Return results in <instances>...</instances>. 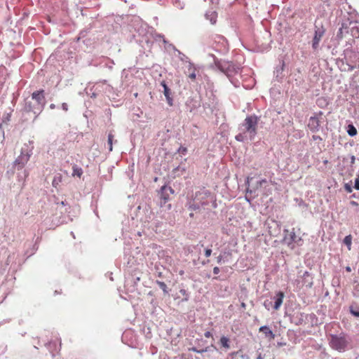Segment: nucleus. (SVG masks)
<instances>
[{"instance_id": "e433bc0d", "label": "nucleus", "mask_w": 359, "mask_h": 359, "mask_svg": "<svg viewBox=\"0 0 359 359\" xmlns=\"http://www.w3.org/2000/svg\"><path fill=\"white\" fill-rule=\"evenodd\" d=\"M346 271L347 272H351V268L350 266H346Z\"/></svg>"}, {"instance_id": "0eeeda50", "label": "nucleus", "mask_w": 359, "mask_h": 359, "mask_svg": "<svg viewBox=\"0 0 359 359\" xmlns=\"http://www.w3.org/2000/svg\"><path fill=\"white\" fill-rule=\"evenodd\" d=\"M346 33H350L353 37H359V23L358 22H349L346 25Z\"/></svg>"}, {"instance_id": "f03ea898", "label": "nucleus", "mask_w": 359, "mask_h": 359, "mask_svg": "<svg viewBox=\"0 0 359 359\" xmlns=\"http://www.w3.org/2000/svg\"><path fill=\"white\" fill-rule=\"evenodd\" d=\"M329 344L332 348L339 352H343L347 348L349 340L344 334H331L329 338Z\"/></svg>"}, {"instance_id": "f3484780", "label": "nucleus", "mask_w": 359, "mask_h": 359, "mask_svg": "<svg viewBox=\"0 0 359 359\" xmlns=\"http://www.w3.org/2000/svg\"><path fill=\"white\" fill-rule=\"evenodd\" d=\"M347 28H346V24L343 23L341 27L339 29V32L337 34V37L339 39H342L345 34L346 33Z\"/></svg>"}, {"instance_id": "7c9ffc66", "label": "nucleus", "mask_w": 359, "mask_h": 359, "mask_svg": "<svg viewBox=\"0 0 359 359\" xmlns=\"http://www.w3.org/2000/svg\"><path fill=\"white\" fill-rule=\"evenodd\" d=\"M355 189H357V190H359V180L358 179H356L355 180V186H354Z\"/></svg>"}, {"instance_id": "58836bf2", "label": "nucleus", "mask_w": 359, "mask_h": 359, "mask_svg": "<svg viewBox=\"0 0 359 359\" xmlns=\"http://www.w3.org/2000/svg\"><path fill=\"white\" fill-rule=\"evenodd\" d=\"M257 359H264V357L262 355V354H259V355L257 356Z\"/></svg>"}, {"instance_id": "6ab92c4d", "label": "nucleus", "mask_w": 359, "mask_h": 359, "mask_svg": "<svg viewBox=\"0 0 359 359\" xmlns=\"http://www.w3.org/2000/svg\"><path fill=\"white\" fill-rule=\"evenodd\" d=\"M207 19H210L212 24L216 22V14L215 12H210L205 14Z\"/></svg>"}, {"instance_id": "a18cd8bd", "label": "nucleus", "mask_w": 359, "mask_h": 359, "mask_svg": "<svg viewBox=\"0 0 359 359\" xmlns=\"http://www.w3.org/2000/svg\"><path fill=\"white\" fill-rule=\"evenodd\" d=\"M278 346H283V345H285V344H283V343H278Z\"/></svg>"}, {"instance_id": "a19ab883", "label": "nucleus", "mask_w": 359, "mask_h": 359, "mask_svg": "<svg viewBox=\"0 0 359 359\" xmlns=\"http://www.w3.org/2000/svg\"><path fill=\"white\" fill-rule=\"evenodd\" d=\"M351 204L353 205H358V203L355 201H351Z\"/></svg>"}, {"instance_id": "4be33fe9", "label": "nucleus", "mask_w": 359, "mask_h": 359, "mask_svg": "<svg viewBox=\"0 0 359 359\" xmlns=\"http://www.w3.org/2000/svg\"><path fill=\"white\" fill-rule=\"evenodd\" d=\"M222 346L226 348H229V340L226 337H222L220 339Z\"/></svg>"}, {"instance_id": "ddd939ff", "label": "nucleus", "mask_w": 359, "mask_h": 359, "mask_svg": "<svg viewBox=\"0 0 359 359\" xmlns=\"http://www.w3.org/2000/svg\"><path fill=\"white\" fill-rule=\"evenodd\" d=\"M259 331L263 332L265 337L269 338L270 340L273 339L275 338V334H273L272 330L266 325L260 327Z\"/></svg>"}, {"instance_id": "6e6552de", "label": "nucleus", "mask_w": 359, "mask_h": 359, "mask_svg": "<svg viewBox=\"0 0 359 359\" xmlns=\"http://www.w3.org/2000/svg\"><path fill=\"white\" fill-rule=\"evenodd\" d=\"M43 90L34 92L32 95V99L35 100L38 104V110L41 111L44 106Z\"/></svg>"}, {"instance_id": "473e14b6", "label": "nucleus", "mask_w": 359, "mask_h": 359, "mask_svg": "<svg viewBox=\"0 0 359 359\" xmlns=\"http://www.w3.org/2000/svg\"><path fill=\"white\" fill-rule=\"evenodd\" d=\"M270 304H271V302H264V303L265 308L267 309L268 310H269Z\"/></svg>"}, {"instance_id": "cd10ccee", "label": "nucleus", "mask_w": 359, "mask_h": 359, "mask_svg": "<svg viewBox=\"0 0 359 359\" xmlns=\"http://www.w3.org/2000/svg\"><path fill=\"white\" fill-rule=\"evenodd\" d=\"M158 285L163 290L164 292H167V285L163 282H158Z\"/></svg>"}, {"instance_id": "f257e3e1", "label": "nucleus", "mask_w": 359, "mask_h": 359, "mask_svg": "<svg viewBox=\"0 0 359 359\" xmlns=\"http://www.w3.org/2000/svg\"><path fill=\"white\" fill-rule=\"evenodd\" d=\"M257 116L255 115L247 116L239 126L240 133L236 136V140L240 142L252 140L257 134Z\"/></svg>"}, {"instance_id": "a878e982", "label": "nucleus", "mask_w": 359, "mask_h": 359, "mask_svg": "<svg viewBox=\"0 0 359 359\" xmlns=\"http://www.w3.org/2000/svg\"><path fill=\"white\" fill-rule=\"evenodd\" d=\"M350 311L353 316L359 317V310L356 307H355L354 306H351L350 307Z\"/></svg>"}, {"instance_id": "9d476101", "label": "nucleus", "mask_w": 359, "mask_h": 359, "mask_svg": "<svg viewBox=\"0 0 359 359\" xmlns=\"http://www.w3.org/2000/svg\"><path fill=\"white\" fill-rule=\"evenodd\" d=\"M284 241L287 245H291L292 243H297L298 239L294 231H290L288 230L285 231Z\"/></svg>"}, {"instance_id": "423d86ee", "label": "nucleus", "mask_w": 359, "mask_h": 359, "mask_svg": "<svg viewBox=\"0 0 359 359\" xmlns=\"http://www.w3.org/2000/svg\"><path fill=\"white\" fill-rule=\"evenodd\" d=\"M31 154L29 152L24 153L22 151L20 155L15 159L14 163L18 169H22L29 161Z\"/></svg>"}, {"instance_id": "f8f14e48", "label": "nucleus", "mask_w": 359, "mask_h": 359, "mask_svg": "<svg viewBox=\"0 0 359 359\" xmlns=\"http://www.w3.org/2000/svg\"><path fill=\"white\" fill-rule=\"evenodd\" d=\"M284 298V293L283 292H278L274 297L275 302L273 308L275 310H278L283 304Z\"/></svg>"}, {"instance_id": "37998d69", "label": "nucleus", "mask_w": 359, "mask_h": 359, "mask_svg": "<svg viewBox=\"0 0 359 359\" xmlns=\"http://www.w3.org/2000/svg\"><path fill=\"white\" fill-rule=\"evenodd\" d=\"M191 350L196 353H198V350H197L196 348H193Z\"/></svg>"}, {"instance_id": "de8ad7c7", "label": "nucleus", "mask_w": 359, "mask_h": 359, "mask_svg": "<svg viewBox=\"0 0 359 359\" xmlns=\"http://www.w3.org/2000/svg\"><path fill=\"white\" fill-rule=\"evenodd\" d=\"M163 41L164 43H167V41L164 39H163Z\"/></svg>"}, {"instance_id": "5701e85b", "label": "nucleus", "mask_w": 359, "mask_h": 359, "mask_svg": "<svg viewBox=\"0 0 359 359\" xmlns=\"http://www.w3.org/2000/svg\"><path fill=\"white\" fill-rule=\"evenodd\" d=\"M82 173H83V171H82L81 168H79L76 166H74L73 168V173H72L73 176H77V177H80L81 176Z\"/></svg>"}, {"instance_id": "4c0bfd02", "label": "nucleus", "mask_w": 359, "mask_h": 359, "mask_svg": "<svg viewBox=\"0 0 359 359\" xmlns=\"http://www.w3.org/2000/svg\"><path fill=\"white\" fill-rule=\"evenodd\" d=\"M50 109H55V105L54 104H51L50 105Z\"/></svg>"}, {"instance_id": "ea45409f", "label": "nucleus", "mask_w": 359, "mask_h": 359, "mask_svg": "<svg viewBox=\"0 0 359 359\" xmlns=\"http://www.w3.org/2000/svg\"><path fill=\"white\" fill-rule=\"evenodd\" d=\"M354 161H355V156H353L351 157V163H353Z\"/></svg>"}, {"instance_id": "aec40b11", "label": "nucleus", "mask_w": 359, "mask_h": 359, "mask_svg": "<svg viewBox=\"0 0 359 359\" xmlns=\"http://www.w3.org/2000/svg\"><path fill=\"white\" fill-rule=\"evenodd\" d=\"M347 133L350 136L353 137L357 134V130L353 125H348Z\"/></svg>"}, {"instance_id": "49530a36", "label": "nucleus", "mask_w": 359, "mask_h": 359, "mask_svg": "<svg viewBox=\"0 0 359 359\" xmlns=\"http://www.w3.org/2000/svg\"><path fill=\"white\" fill-rule=\"evenodd\" d=\"M186 151H187V149H186L185 148H183V149H182V151H183V152H185Z\"/></svg>"}, {"instance_id": "b1692460", "label": "nucleus", "mask_w": 359, "mask_h": 359, "mask_svg": "<svg viewBox=\"0 0 359 359\" xmlns=\"http://www.w3.org/2000/svg\"><path fill=\"white\" fill-rule=\"evenodd\" d=\"M173 4L179 9H183L185 5L184 2L181 0H175Z\"/></svg>"}, {"instance_id": "4468645a", "label": "nucleus", "mask_w": 359, "mask_h": 359, "mask_svg": "<svg viewBox=\"0 0 359 359\" xmlns=\"http://www.w3.org/2000/svg\"><path fill=\"white\" fill-rule=\"evenodd\" d=\"M197 71V67L193 64L191 63V62H189V65H188V72H189V77L191 79V80H195L196 78V72Z\"/></svg>"}, {"instance_id": "a211bd4d", "label": "nucleus", "mask_w": 359, "mask_h": 359, "mask_svg": "<svg viewBox=\"0 0 359 359\" xmlns=\"http://www.w3.org/2000/svg\"><path fill=\"white\" fill-rule=\"evenodd\" d=\"M170 46H172V48H173V50H175V51H176L178 54V57L179 58L182 60V61H184V62H187L189 63V61L187 60L188 57L184 55L182 53H181L180 50H178L177 49L175 48V46H173L172 45L170 44Z\"/></svg>"}, {"instance_id": "393cba45", "label": "nucleus", "mask_w": 359, "mask_h": 359, "mask_svg": "<svg viewBox=\"0 0 359 359\" xmlns=\"http://www.w3.org/2000/svg\"><path fill=\"white\" fill-rule=\"evenodd\" d=\"M352 238L351 235L346 236L344 239V243L348 246V250H351Z\"/></svg>"}, {"instance_id": "9b49d317", "label": "nucleus", "mask_w": 359, "mask_h": 359, "mask_svg": "<svg viewBox=\"0 0 359 359\" xmlns=\"http://www.w3.org/2000/svg\"><path fill=\"white\" fill-rule=\"evenodd\" d=\"M308 127L313 132H316L320 128V121L316 116H311L308 123Z\"/></svg>"}, {"instance_id": "7ed1b4c3", "label": "nucleus", "mask_w": 359, "mask_h": 359, "mask_svg": "<svg viewBox=\"0 0 359 359\" xmlns=\"http://www.w3.org/2000/svg\"><path fill=\"white\" fill-rule=\"evenodd\" d=\"M216 66L228 76H231L233 73H236L238 71V68L229 62H215Z\"/></svg>"}, {"instance_id": "79ce46f5", "label": "nucleus", "mask_w": 359, "mask_h": 359, "mask_svg": "<svg viewBox=\"0 0 359 359\" xmlns=\"http://www.w3.org/2000/svg\"><path fill=\"white\" fill-rule=\"evenodd\" d=\"M221 259H222V257H221V256L218 257V258H217V262H221Z\"/></svg>"}, {"instance_id": "72a5a7b5", "label": "nucleus", "mask_w": 359, "mask_h": 359, "mask_svg": "<svg viewBox=\"0 0 359 359\" xmlns=\"http://www.w3.org/2000/svg\"><path fill=\"white\" fill-rule=\"evenodd\" d=\"M205 337H207V338H209L210 337H212V334L210 332H206L205 334H204Z\"/></svg>"}, {"instance_id": "39448f33", "label": "nucleus", "mask_w": 359, "mask_h": 359, "mask_svg": "<svg viewBox=\"0 0 359 359\" xmlns=\"http://www.w3.org/2000/svg\"><path fill=\"white\" fill-rule=\"evenodd\" d=\"M269 187V182L266 180H262L257 183L256 189H247L248 193L252 194V192L255 193L256 190H260L262 194L265 196H268L271 193V189H267Z\"/></svg>"}, {"instance_id": "c03bdc74", "label": "nucleus", "mask_w": 359, "mask_h": 359, "mask_svg": "<svg viewBox=\"0 0 359 359\" xmlns=\"http://www.w3.org/2000/svg\"><path fill=\"white\" fill-rule=\"evenodd\" d=\"M250 180H252V178L248 177L247 183L249 184Z\"/></svg>"}, {"instance_id": "c9c22d12", "label": "nucleus", "mask_w": 359, "mask_h": 359, "mask_svg": "<svg viewBox=\"0 0 359 359\" xmlns=\"http://www.w3.org/2000/svg\"><path fill=\"white\" fill-rule=\"evenodd\" d=\"M206 351H208V348L198 350V353H201L206 352Z\"/></svg>"}, {"instance_id": "20e7f679", "label": "nucleus", "mask_w": 359, "mask_h": 359, "mask_svg": "<svg viewBox=\"0 0 359 359\" xmlns=\"http://www.w3.org/2000/svg\"><path fill=\"white\" fill-rule=\"evenodd\" d=\"M325 33V29L323 25L315 27L314 36L312 40V48L316 50L319 48V43Z\"/></svg>"}, {"instance_id": "c85d7f7f", "label": "nucleus", "mask_w": 359, "mask_h": 359, "mask_svg": "<svg viewBox=\"0 0 359 359\" xmlns=\"http://www.w3.org/2000/svg\"><path fill=\"white\" fill-rule=\"evenodd\" d=\"M212 250L211 249H206L205 251V255L206 257H208L211 255Z\"/></svg>"}, {"instance_id": "bb28decb", "label": "nucleus", "mask_w": 359, "mask_h": 359, "mask_svg": "<svg viewBox=\"0 0 359 359\" xmlns=\"http://www.w3.org/2000/svg\"><path fill=\"white\" fill-rule=\"evenodd\" d=\"M180 292L184 297V300L188 301L189 299V294H187V291L184 289H181L180 290Z\"/></svg>"}, {"instance_id": "1a4fd4ad", "label": "nucleus", "mask_w": 359, "mask_h": 359, "mask_svg": "<svg viewBox=\"0 0 359 359\" xmlns=\"http://www.w3.org/2000/svg\"><path fill=\"white\" fill-rule=\"evenodd\" d=\"M168 192H170V194H173L174 191L170 187L163 186L161 187V193H160L161 199L163 201H161V204L162 203L165 204L168 201V198H169Z\"/></svg>"}, {"instance_id": "dca6fc26", "label": "nucleus", "mask_w": 359, "mask_h": 359, "mask_svg": "<svg viewBox=\"0 0 359 359\" xmlns=\"http://www.w3.org/2000/svg\"><path fill=\"white\" fill-rule=\"evenodd\" d=\"M304 277V284L308 287H311L313 285L312 277L308 271H305L303 274Z\"/></svg>"}, {"instance_id": "2f4dec72", "label": "nucleus", "mask_w": 359, "mask_h": 359, "mask_svg": "<svg viewBox=\"0 0 359 359\" xmlns=\"http://www.w3.org/2000/svg\"><path fill=\"white\" fill-rule=\"evenodd\" d=\"M213 273L215 274H218L219 273V269L217 266L214 267Z\"/></svg>"}, {"instance_id": "412c9836", "label": "nucleus", "mask_w": 359, "mask_h": 359, "mask_svg": "<svg viewBox=\"0 0 359 359\" xmlns=\"http://www.w3.org/2000/svg\"><path fill=\"white\" fill-rule=\"evenodd\" d=\"M114 136L109 133L108 135V140H107V144L109 146V151H111L113 150V140H114Z\"/></svg>"}, {"instance_id": "c756f323", "label": "nucleus", "mask_w": 359, "mask_h": 359, "mask_svg": "<svg viewBox=\"0 0 359 359\" xmlns=\"http://www.w3.org/2000/svg\"><path fill=\"white\" fill-rule=\"evenodd\" d=\"M62 109L64 111H68V105H67V103H65V102L62 103Z\"/></svg>"}, {"instance_id": "2eb2a0df", "label": "nucleus", "mask_w": 359, "mask_h": 359, "mask_svg": "<svg viewBox=\"0 0 359 359\" xmlns=\"http://www.w3.org/2000/svg\"><path fill=\"white\" fill-rule=\"evenodd\" d=\"M161 86L163 87V93H164V95L166 97V100H167L169 105L172 106V98L170 96V89L168 88V87L165 84V81L161 82Z\"/></svg>"}, {"instance_id": "f704fd0d", "label": "nucleus", "mask_w": 359, "mask_h": 359, "mask_svg": "<svg viewBox=\"0 0 359 359\" xmlns=\"http://www.w3.org/2000/svg\"><path fill=\"white\" fill-rule=\"evenodd\" d=\"M57 184H58V182L57 181L56 178H55V179L53 180V185L54 187H56Z\"/></svg>"}]
</instances>
